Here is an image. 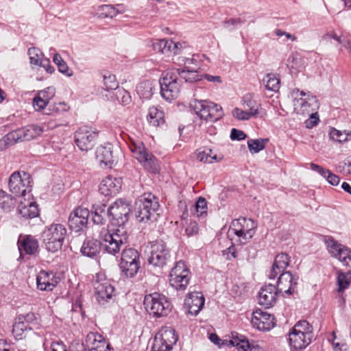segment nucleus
I'll return each instance as SVG.
<instances>
[{
  "label": "nucleus",
  "instance_id": "obj_1",
  "mask_svg": "<svg viewBox=\"0 0 351 351\" xmlns=\"http://www.w3.org/2000/svg\"><path fill=\"white\" fill-rule=\"evenodd\" d=\"M131 211V205L121 199L109 206L111 222L117 228L101 231L104 250L107 253L115 256L123 245L128 243V234L123 226L128 221Z\"/></svg>",
  "mask_w": 351,
  "mask_h": 351
},
{
  "label": "nucleus",
  "instance_id": "obj_2",
  "mask_svg": "<svg viewBox=\"0 0 351 351\" xmlns=\"http://www.w3.org/2000/svg\"><path fill=\"white\" fill-rule=\"evenodd\" d=\"M158 198L153 194L144 193L135 202V216L139 222L156 220L159 208Z\"/></svg>",
  "mask_w": 351,
  "mask_h": 351
},
{
  "label": "nucleus",
  "instance_id": "obj_3",
  "mask_svg": "<svg viewBox=\"0 0 351 351\" xmlns=\"http://www.w3.org/2000/svg\"><path fill=\"white\" fill-rule=\"evenodd\" d=\"M126 134L129 139V147L131 152L134 154L136 160L142 165V166L149 172L152 173H158L160 171V165L157 158L149 152L143 142L135 141L131 136Z\"/></svg>",
  "mask_w": 351,
  "mask_h": 351
},
{
  "label": "nucleus",
  "instance_id": "obj_4",
  "mask_svg": "<svg viewBox=\"0 0 351 351\" xmlns=\"http://www.w3.org/2000/svg\"><path fill=\"white\" fill-rule=\"evenodd\" d=\"M66 229L62 224L53 223L45 228L42 233V241L48 252H56L62 248Z\"/></svg>",
  "mask_w": 351,
  "mask_h": 351
},
{
  "label": "nucleus",
  "instance_id": "obj_5",
  "mask_svg": "<svg viewBox=\"0 0 351 351\" xmlns=\"http://www.w3.org/2000/svg\"><path fill=\"white\" fill-rule=\"evenodd\" d=\"M178 75V70L174 68L162 73V77L160 80V94L167 101H171L179 95L182 82Z\"/></svg>",
  "mask_w": 351,
  "mask_h": 351
},
{
  "label": "nucleus",
  "instance_id": "obj_6",
  "mask_svg": "<svg viewBox=\"0 0 351 351\" xmlns=\"http://www.w3.org/2000/svg\"><path fill=\"white\" fill-rule=\"evenodd\" d=\"M144 305L149 315L155 317L167 316L172 308L168 298L165 295L157 292L146 295L144 298Z\"/></svg>",
  "mask_w": 351,
  "mask_h": 351
},
{
  "label": "nucleus",
  "instance_id": "obj_7",
  "mask_svg": "<svg viewBox=\"0 0 351 351\" xmlns=\"http://www.w3.org/2000/svg\"><path fill=\"white\" fill-rule=\"evenodd\" d=\"M293 98V108L298 114H310L319 108L318 101L315 96L310 92H304L298 88H294L291 92Z\"/></svg>",
  "mask_w": 351,
  "mask_h": 351
},
{
  "label": "nucleus",
  "instance_id": "obj_8",
  "mask_svg": "<svg viewBox=\"0 0 351 351\" xmlns=\"http://www.w3.org/2000/svg\"><path fill=\"white\" fill-rule=\"evenodd\" d=\"M125 245L121 248L123 251L119 267L122 275L133 278L140 269V254L134 248H126Z\"/></svg>",
  "mask_w": 351,
  "mask_h": 351
},
{
  "label": "nucleus",
  "instance_id": "obj_9",
  "mask_svg": "<svg viewBox=\"0 0 351 351\" xmlns=\"http://www.w3.org/2000/svg\"><path fill=\"white\" fill-rule=\"evenodd\" d=\"M31 176L25 171L14 172L9 179V188L15 196H25L32 191Z\"/></svg>",
  "mask_w": 351,
  "mask_h": 351
},
{
  "label": "nucleus",
  "instance_id": "obj_10",
  "mask_svg": "<svg viewBox=\"0 0 351 351\" xmlns=\"http://www.w3.org/2000/svg\"><path fill=\"white\" fill-rule=\"evenodd\" d=\"M170 257V251L162 240H156L151 243L150 252L147 258L149 265L162 267Z\"/></svg>",
  "mask_w": 351,
  "mask_h": 351
},
{
  "label": "nucleus",
  "instance_id": "obj_11",
  "mask_svg": "<svg viewBox=\"0 0 351 351\" xmlns=\"http://www.w3.org/2000/svg\"><path fill=\"white\" fill-rule=\"evenodd\" d=\"M177 341L178 337L174 329L169 327L162 328L155 337L152 350L171 351Z\"/></svg>",
  "mask_w": 351,
  "mask_h": 351
},
{
  "label": "nucleus",
  "instance_id": "obj_12",
  "mask_svg": "<svg viewBox=\"0 0 351 351\" xmlns=\"http://www.w3.org/2000/svg\"><path fill=\"white\" fill-rule=\"evenodd\" d=\"M331 256L338 259L344 266L351 269V249L330 237L325 241Z\"/></svg>",
  "mask_w": 351,
  "mask_h": 351
},
{
  "label": "nucleus",
  "instance_id": "obj_13",
  "mask_svg": "<svg viewBox=\"0 0 351 351\" xmlns=\"http://www.w3.org/2000/svg\"><path fill=\"white\" fill-rule=\"evenodd\" d=\"M89 210L81 206L73 210L69 215L68 224L70 229L75 232L82 231L86 227Z\"/></svg>",
  "mask_w": 351,
  "mask_h": 351
},
{
  "label": "nucleus",
  "instance_id": "obj_14",
  "mask_svg": "<svg viewBox=\"0 0 351 351\" xmlns=\"http://www.w3.org/2000/svg\"><path fill=\"white\" fill-rule=\"evenodd\" d=\"M96 158L100 163H103L110 168H112V165L117 162V158L113 145L110 143L101 145L97 148Z\"/></svg>",
  "mask_w": 351,
  "mask_h": 351
},
{
  "label": "nucleus",
  "instance_id": "obj_15",
  "mask_svg": "<svg viewBox=\"0 0 351 351\" xmlns=\"http://www.w3.org/2000/svg\"><path fill=\"white\" fill-rule=\"evenodd\" d=\"M298 276L292 275L290 271H282L278 279L276 287L278 291L292 294L298 285Z\"/></svg>",
  "mask_w": 351,
  "mask_h": 351
},
{
  "label": "nucleus",
  "instance_id": "obj_16",
  "mask_svg": "<svg viewBox=\"0 0 351 351\" xmlns=\"http://www.w3.org/2000/svg\"><path fill=\"white\" fill-rule=\"evenodd\" d=\"M251 322L259 330H269L275 325L274 317L259 309L253 312Z\"/></svg>",
  "mask_w": 351,
  "mask_h": 351
},
{
  "label": "nucleus",
  "instance_id": "obj_17",
  "mask_svg": "<svg viewBox=\"0 0 351 351\" xmlns=\"http://www.w3.org/2000/svg\"><path fill=\"white\" fill-rule=\"evenodd\" d=\"M278 292L276 287L271 284L263 287L258 293V304L266 308L274 306L277 300Z\"/></svg>",
  "mask_w": 351,
  "mask_h": 351
},
{
  "label": "nucleus",
  "instance_id": "obj_18",
  "mask_svg": "<svg viewBox=\"0 0 351 351\" xmlns=\"http://www.w3.org/2000/svg\"><path fill=\"white\" fill-rule=\"evenodd\" d=\"M89 351H111V347L104 337L97 332H89L86 337Z\"/></svg>",
  "mask_w": 351,
  "mask_h": 351
},
{
  "label": "nucleus",
  "instance_id": "obj_19",
  "mask_svg": "<svg viewBox=\"0 0 351 351\" xmlns=\"http://www.w3.org/2000/svg\"><path fill=\"white\" fill-rule=\"evenodd\" d=\"M58 282V278L51 271L41 270L36 277L37 287L41 291H52Z\"/></svg>",
  "mask_w": 351,
  "mask_h": 351
},
{
  "label": "nucleus",
  "instance_id": "obj_20",
  "mask_svg": "<svg viewBox=\"0 0 351 351\" xmlns=\"http://www.w3.org/2000/svg\"><path fill=\"white\" fill-rule=\"evenodd\" d=\"M93 286L96 299L99 304H104L112 298L114 288L108 282H99L97 280L94 282Z\"/></svg>",
  "mask_w": 351,
  "mask_h": 351
},
{
  "label": "nucleus",
  "instance_id": "obj_21",
  "mask_svg": "<svg viewBox=\"0 0 351 351\" xmlns=\"http://www.w3.org/2000/svg\"><path fill=\"white\" fill-rule=\"evenodd\" d=\"M36 137V136L32 133H7L0 140V151L5 150L15 143L30 141Z\"/></svg>",
  "mask_w": 351,
  "mask_h": 351
},
{
  "label": "nucleus",
  "instance_id": "obj_22",
  "mask_svg": "<svg viewBox=\"0 0 351 351\" xmlns=\"http://www.w3.org/2000/svg\"><path fill=\"white\" fill-rule=\"evenodd\" d=\"M230 340H223L221 345L236 347L238 351H254V346H252L247 338L237 332H232Z\"/></svg>",
  "mask_w": 351,
  "mask_h": 351
},
{
  "label": "nucleus",
  "instance_id": "obj_23",
  "mask_svg": "<svg viewBox=\"0 0 351 351\" xmlns=\"http://www.w3.org/2000/svg\"><path fill=\"white\" fill-rule=\"evenodd\" d=\"M121 188L120 178L108 176L100 184L99 191L104 196H113L117 194Z\"/></svg>",
  "mask_w": 351,
  "mask_h": 351
},
{
  "label": "nucleus",
  "instance_id": "obj_24",
  "mask_svg": "<svg viewBox=\"0 0 351 351\" xmlns=\"http://www.w3.org/2000/svg\"><path fill=\"white\" fill-rule=\"evenodd\" d=\"M204 304V298L200 292H193L189 294L185 299L184 305L188 313L192 315H197Z\"/></svg>",
  "mask_w": 351,
  "mask_h": 351
},
{
  "label": "nucleus",
  "instance_id": "obj_25",
  "mask_svg": "<svg viewBox=\"0 0 351 351\" xmlns=\"http://www.w3.org/2000/svg\"><path fill=\"white\" fill-rule=\"evenodd\" d=\"M180 43H174L171 40L162 39L153 44L154 51L167 56L176 55L180 51Z\"/></svg>",
  "mask_w": 351,
  "mask_h": 351
},
{
  "label": "nucleus",
  "instance_id": "obj_26",
  "mask_svg": "<svg viewBox=\"0 0 351 351\" xmlns=\"http://www.w3.org/2000/svg\"><path fill=\"white\" fill-rule=\"evenodd\" d=\"M97 133H76L75 143L82 151H88L96 144Z\"/></svg>",
  "mask_w": 351,
  "mask_h": 351
},
{
  "label": "nucleus",
  "instance_id": "obj_27",
  "mask_svg": "<svg viewBox=\"0 0 351 351\" xmlns=\"http://www.w3.org/2000/svg\"><path fill=\"white\" fill-rule=\"evenodd\" d=\"M312 341L308 335H304L291 329L289 332V342L291 348L295 350H300L306 348Z\"/></svg>",
  "mask_w": 351,
  "mask_h": 351
},
{
  "label": "nucleus",
  "instance_id": "obj_28",
  "mask_svg": "<svg viewBox=\"0 0 351 351\" xmlns=\"http://www.w3.org/2000/svg\"><path fill=\"white\" fill-rule=\"evenodd\" d=\"M19 213L25 219H32L38 215V208L37 204L29 199H24L21 201L19 208Z\"/></svg>",
  "mask_w": 351,
  "mask_h": 351
},
{
  "label": "nucleus",
  "instance_id": "obj_29",
  "mask_svg": "<svg viewBox=\"0 0 351 351\" xmlns=\"http://www.w3.org/2000/svg\"><path fill=\"white\" fill-rule=\"evenodd\" d=\"M100 241L93 239H87L84 241L82 247L81 252L88 257L95 256L100 251L101 247L104 248L103 241L99 234Z\"/></svg>",
  "mask_w": 351,
  "mask_h": 351
},
{
  "label": "nucleus",
  "instance_id": "obj_30",
  "mask_svg": "<svg viewBox=\"0 0 351 351\" xmlns=\"http://www.w3.org/2000/svg\"><path fill=\"white\" fill-rule=\"evenodd\" d=\"M19 250L21 254L25 252L27 254H34L38 248L37 240L32 236H25L18 241Z\"/></svg>",
  "mask_w": 351,
  "mask_h": 351
},
{
  "label": "nucleus",
  "instance_id": "obj_31",
  "mask_svg": "<svg viewBox=\"0 0 351 351\" xmlns=\"http://www.w3.org/2000/svg\"><path fill=\"white\" fill-rule=\"evenodd\" d=\"M210 101L193 99L190 103V106L193 109L197 115L200 119L209 121V106Z\"/></svg>",
  "mask_w": 351,
  "mask_h": 351
},
{
  "label": "nucleus",
  "instance_id": "obj_32",
  "mask_svg": "<svg viewBox=\"0 0 351 351\" xmlns=\"http://www.w3.org/2000/svg\"><path fill=\"white\" fill-rule=\"evenodd\" d=\"M147 119L149 124L154 127H160L165 124L164 112L154 106L149 108Z\"/></svg>",
  "mask_w": 351,
  "mask_h": 351
},
{
  "label": "nucleus",
  "instance_id": "obj_33",
  "mask_svg": "<svg viewBox=\"0 0 351 351\" xmlns=\"http://www.w3.org/2000/svg\"><path fill=\"white\" fill-rule=\"evenodd\" d=\"M189 270L186 267L185 263L180 261L176 263L169 274V283L171 285L177 286L178 278L184 275H189Z\"/></svg>",
  "mask_w": 351,
  "mask_h": 351
},
{
  "label": "nucleus",
  "instance_id": "obj_34",
  "mask_svg": "<svg viewBox=\"0 0 351 351\" xmlns=\"http://www.w3.org/2000/svg\"><path fill=\"white\" fill-rule=\"evenodd\" d=\"M32 329L31 326H28L27 324L23 320H19V317H17L12 326V334L16 339H22L25 337V333Z\"/></svg>",
  "mask_w": 351,
  "mask_h": 351
},
{
  "label": "nucleus",
  "instance_id": "obj_35",
  "mask_svg": "<svg viewBox=\"0 0 351 351\" xmlns=\"http://www.w3.org/2000/svg\"><path fill=\"white\" fill-rule=\"evenodd\" d=\"M243 107L250 113H252L254 117L260 114L259 108L261 105L258 104L250 94H247L243 97Z\"/></svg>",
  "mask_w": 351,
  "mask_h": 351
},
{
  "label": "nucleus",
  "instance_id": "obj_36",
  "mask_svg": "<svg viewBox=\"0 0 351 351\" xmlns=\"http://www.w3.org/2000/svg\"><path fill=\"white\" fill-rule=\"evenodd\" d=\"M212 149L207 147L199 148L196 151L197 158L199 161L204 163H212L215 161H219L221 158L218 159L217 154L212 155Z\"/></svg>",
  "mask_w": 351,
  "mask_h": 351
},
{
  "label": "nucleus",
  "instance_id": "obj_37",
  "mask_svg": "<svg viewBox=\"0 0 351 351\" xmlns=\"http://www.w3.org/2000/svg\"><path fill=\"white\" fill-rule=\"evenodd\" d=\"M179 73L178 77L180 80H184L186 82H195L201 80L202 76L199 74L196 70H189L176 69Z\"/></svg>",
  "mask_w": 351,
  "mask_h": 351
},
{
  "label": "nucleus",
  "instance_id": "obj_38",
  "mask_svg": "<svg viewBox=\"0 0 351 351\" xmlns=\"http://www.w3.org/2000/svg\"><path fill=\"white\" fill-rule=\"evenodd\" d=\"M269 142L268 138H256V139H249L247 141V147L250 152L252 154H257L261 150L264 149L266 147V145Z\"/></svg>",
  "mask_w": 351,
  "mask_h": 351
},
{
  "label": "nucleus",
  "instance_id": "obj_39",
  "mask_svg": "<svg viewBox=\"0 0 351 351\" xmlns=\"http://www.w3.org/2000/svg\"><path fill=\"white\" fill-rule=\"evenodd\" d=\"M136 91L141 97L149 99L153 95V84L151 81L145 80L138 84Z\"/></svg>",
  "mask_w": 351,
  "mask_h": 351
},
{
  "label": "nucleus",
  "instance_id": "obj_40",
  "mask_svg": "<svg viewBox=\"0 0 351 351\" xmlns=\"http://www.w3.org/2000/svg\"><path fill=\"white\" fill-rule=\"evenodd\" d=\"M16 204V200L4 191L0 190V207L5 211H10Z\"/></svg>",
  "mask_w": 351,
  "mask_h": 351
},
{
  "label": "nucleus",
  "instance_id": "obj_41",
  "mask_svg": "<svg viewBox=\"0 0 351 351\" xmlns=\"http://www.w3.org/2000/svg\"><path fill=\"white\" fill-rule=\"evenodd\" d=\"M263 82L268 90L276 92L280 88V79L273 73L267 74Z\"/></svg>",
  "mask_w": 351,
  "mask_h": 351
},
{
  "label": "nucleus",
  "instance_id": "obj_42",
  "mask_svg": "<svg viewBox=\"0 0 351 351\" xmlns=\"http://www.w3.org/2000/svg\"><path fill=\"white\" fill-rule=\"evenodd\" d=\"M294 331H298L304 335H308L309 338L313 337V328L306 320H300L298 322L291 328Z\"/></svg>",
  "mask_w": 351,
  "mask_h": 351
},
{
  "label": "nucleus",
  "instance_id": "obj_43",
  "mask_svg": "<svg viewBox=\"0 0 351 351\" xmlns=\"http://www.w3.org/2000/svg\"><path fill=\"white\" fill-rule=\"evenodd\" d=\"M290 257L287 254L281 253L278 254L274 260V264L277 267L279 272H282L289 266Z\"/></svg>",
  "mask_w": 351,
  "mask_h": 351
},
{
  "label": "nucleus",
  "instance_id": "obj_44",
  "mask_svg": "<svg viewBox=\"0 0 351 351\" xmlns=\"http://www.w3.org/2000/svg\"><path fill=\"white\" fill-rule=\"evenodd\" d=\"M337 283L339 285V292H341L347 289L351 283V271L346 273L339 272L337 276Z\"/></svg>",
  "mask_w": 351,
  "mask_h": 351
},
{
  "label": "nucleus",
  "instance_id": "obj_45",
  "mask_svg": "<svg viewBox=\"0 0 351 351\" xmlns=\"http://www.w3.org/2000/svg\"><path fill=\"white\" fill-rule=\"evenodd\" d=\"M208 111L210 114L209 121L211 122H214L219 120L223 115L222 108L219 105L212 101H210V103Z\"/></svg>",
  "mask_w": 351,
  "mask_h": 351
},
{
  "label": "nucleus",
  "instance_id": "obj_46",
  "mask_svg": "<svg viewBox=\"0 0 351 351\" xmlns=\"http://www.w3.org/2000/svg\"><path fill=\"white\" fill-rule=\"evenodd\" d=\"M30 63L32 64L39 66L42 64L43 54L41 51L36 47H31L28 49Z\"/></svg>",
  "mask_w": 351,
  "mask_h": 351
},
{
  "label": "nucleus",
  "instance_id": "obj_47",
  "mask_svg": "<svg viewBox=\"0 0 351 351\" xmlns=\"http://www.w3.org/2000/svg\"><path fill=\"white\" fill-rule=\"evenodd\" d=\"M91 213L101 215V217H102L106 220L107 218L111 220V215L109 213V207L106 209V205L104 204H94L92 207Z\"/></svg>",
  "mask_w": 351,
  "mask_h": 351
},
{
  "label": "nucleus",
  "instance_id": "obj_48",
  "mask_svg": "<svg viewBox=\"0 0 351 351\" xmlns=\"http://www.w3.org/2000/svg\"><path fill=\"white\" fill-rule=\"evenodd\" d=\"M328 137L335 143L341 145L351 139V133H328Z\"/></svg>",
  "mask_w": 351,
  "mask_h": 351
},
{
  "label": "nucleus",
  "instance_id": "obj_49",
  "mask_svg": "<svg viewBox=\"0 0 351 351\" xmlns=\"http://www.w3.org/2000/svg\"><path fill=\"white\" fill-rule=\"evenodd\" d=\"M104 86L106 90H116L119 87V83L114 75H104Z\"/></svg>",
  "mask_w": 351,
  "mask_h": 351
},
{
  "label": "nucleus",
  "instance_id": "obj_50",
  "mask_svg": "<svg viewBox=\"0 0 351 351\" xmlns=\"http://www.w3.org/2000/svg\"><path fill=\"white\" fill-rule=\"evenodd\" d=\"M245 21L241 17L232 18L223 21V25L224 28H226L228 31H232L234 29L236 26L244 23Z\"/></svg>",
  "mask_w": 351,
  "mask_h": 351
},
{
  "label": "nucleus",
  "instance_id": "obj_51",
  "mask_svg": "<svg viewBox=\"0 0 351 351\" xmlns=\"http://www.w3.org/2000/svg\"><path fill=\"white\" fill-rule=\"evenodd\" d=\"M232 115L239 120H248L251 117H254L252 113H250L244 108L240 109L239 108H235L232 110Z\"/></svg>",
  "mask_w": 351,
  "mask_h": 351
},
{
  "label": "nucleus",
  "instance_id": "obj_52",
  "mask_svg": "<svg viewBox=\"0 0 351 351\" xmlns=\"http://www.w3.org/2000/svg\"><path fill=\"white\" fill-rule=\"evenodd\" d=\"M309 114V118L305 121L304 124L306 128L311 129L318 124L319 117L318 113L315 111L311 112Z\"/></svg>",
  "mask_w": 351,
  "mask_h": 351
},
{
  "label": "nucleus",
  "instance_id": "obj_53",
  "mask_svg": "<svg viewBox=\"0 0 351 351\" xmlns=\"http://www.w3.org/2000/svg\"><path fill=\"white\" fill-rule=\"evenodd\" d=\"M177 286L171 285L176 290H185L189 282V275H184L178 278Z\"/></svg>",
  "mask_w": 351,
  "mask_h": 351
},
{
  "label": "nucleus",
  "instance_id": "obj_54",
  "mask_svg": "<svg viewBox=\"0 0 351 351\" xmlns=\"http://www.w3.org/2000/svg\"><path fill=\"white\" fill-rule=\"evenodd\" d=\"M49 101L45 100L42 98V96L38 93L37 95L33 99V104L36 110H42L46 108Z\"/></svg>",
  "mask_w": 351,
  "mask_h": 351
},
{
  "label": "nucleus",
  "instance_id": "obj_55",
  "mask_svg": "<svg viewBox=\"0 0 351 351\" xmlns=\"http://www.w3.org/2000/svg\"><path fill=\"white\" fill-rule=\"evenodd\" d=\"M38 93L42 96L43 99L49 101L55 96L56 90L53 87L50 86L40 90Z\"/></svg>",
  "mask_w": 351,
  "mask_h": 351
},
{
  "label": "nucleus",
  "instance_id": "obj_56",
  "mask_svg": "<svg viewBox=\"0 0 351 351\" xmlns=\"http://www.w3.org/2000/svg\"><path fill=\"white\" fill-rule=\"evenodd\" d=\"M66 104L64 103H58V104H55L52 106H49V107L47 109V112H45V114H51L52 112H63V111H66Z\"/></svg>",
  "mask_w": 351,
  "mask_h": 351
},
{
  "label": "nucleus",
  "instance_id": "obj_57",
  "mask_svg": "<svg viewBox=\"0 0 351 351\" xmlns=\"http://www.w3.org/2000/svg\"><path fill=\"white\" fill-rule=\"evenodd\" d=\"M199 230L198 224L195 221H191L185 228V232L189 236H193L197 234Z\"/></svg>",
  "mask_w": 351,
  "mask_h": 351
},
{
  "label": "nucleus",
  "instance_id": "obj_58",
  "mask_svg": "<svg viewBox=\"0 0 351 351\" xmlns=\"http://www.w3.org/2000/svg\"><path fill=\"white\" fill-rule=\"evenodd\" d=\"M117 99L123 104H127L130 101V95L128 92L124 89L118 90L116 95Z\"/></svg>",
  "mask_w": 351,
  "mask_h": 351
},
{
  "label": "nucleus",
  "instance_id": "obj_59",
  "mask_svg": "<svg viewBox=\"0 0 351 351\" xmlns=\"http://www.w3.org/2000/svg\"><path fill=\"white\" fill-rule=\"evenodd\" d=\"M195 208L197 213H199L200 215H202L206 212L207 202L205 198L201 197H199L195 204Z\"/></svg>",
  "mask_w": 351,
  "mask_h": 351
},
{
  "label": "nucleus",
  "instance_id": "obj_60",
  "mask_svg": "<svg viewBox=\"0 0 351 351\" xmlns=\"http://www.w3.org/2000/svg\"><path fill=\"white\" fill-rule=\"evenodd\" d=\"M19 317V320H23L24 322H26L28 326L34 325V322L36 321V315L33 313H29L25 315H20L18 316Z\"/></svg>",
  "mask_w": 351,
  "mask_h": 351
},
{
  "label": "nucleus",
  "instance_id": "obj_61",
  "mask_svg": "<svg viewBox=\"0 0 351 351\" xmlns=\"http://www.w3.org/2000/svg\"><path fill=\"white\" fill-rule=\"evenodd\" d=\"M234 232L236 235L239 237H243L244 239H250L252 237V230L250 229L247 230H244L243 229H233Z\"/></svg>",
  "mask_w": 351,
  "mask_h": 351
},
{
  "label": "nucleus",
  "instance_id": "obj_62",
  "mask_svg": "<svg viewBox=\"0 0 351 351\" xmlns=\"http://www.w3.org/2000/svg\"><path fill=\"white\" fill-rule=\"evenodd\" d=\"M102 10L104 12L105 14L108 17L112 18L115 16L118 11L116 10V8L111 5H102Z\"/></svg>",
  "mask_w": 351,
  "mask_h": 351
},
{
  "label": "nucleus",
  "instance_id": "obj_63",
  "mask_svg": "<svg viewBox=\"0 0 351 351\" xmlns=\"http://www.w3.org/2000/svg\"><path fill=\"white\" fill-rule=\"evenodd\" d=\"M324 178L332 186H337L340 182L339 177L332 173L330 171H329L328 173H327Z\"/></svg>",
  "mask_w": 351,
  "mask_h": 351
},
{
  "label": "nucleus",
  "instance_id": "obj_64",
  "mask_svg": "<svg viewBox=\"0 0 351 351\" xmlns=\"http://www.w3.org/2000/svg\"><path fill=\"white\" fill-rule=\"evenodd\" d=\"M310 166H311V169L313 171L317 172L323 178H325L326 176L327 175V173H328V172L330 171L329 169H325L323 167L318 165L317 164H315V163H311Z\"/></svg>",
  "mask_w": 351,
  "mask_h": 351
}]
</instances>
